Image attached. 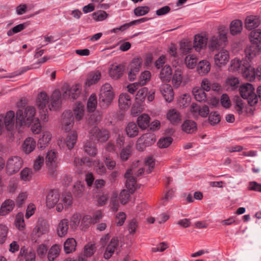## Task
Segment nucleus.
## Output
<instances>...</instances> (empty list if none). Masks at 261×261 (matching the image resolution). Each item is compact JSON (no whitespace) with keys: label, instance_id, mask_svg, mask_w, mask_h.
<instances>
[{"label":"nucleus","instance_id":"1","mask_svg":"<svg viewBox=\"0 0 261 261\" xmlns=\"http://www.w3.org/2000/svg\"><path fill=\"white\" fill-rule=\"evenodd\" d=\"M231 70L238 71L248 81H252L254 80V72L251 64L246 60H240L235 58L230 62Z\"/></svg>","mask_w":261,"mask_h":261},{"label":"nucleus","instance_id":"2","mask_svg":"<svg viewBox=\"0 0 261 261\" xmlns=\"http://www.w3.org/2000/svg\"><path fill=\"white\" fill-rule=\"evenodd\" d=\"M36 110L34 107L28 106L24 109H18L16 113V123L20 126L29 127L37 118Z\"/></svg>","mask_w":261,"mask_h":261},{"label":"nucleus","instance_id":"3","mask_svg":"<svg viewBox=\"0 0 261 261\" xmlns=\"http://www.w3.org/2000/svg\"><path fill=\"white\" fill-rule=\"evenodd\" d=\"M115 97L113 87L109 83H105L100 88L99 94V105L102 108H107Z\"/></svg>","mask_w":261,"mask_h":261},{"label":"nucleus","instance_id":"4","mask_svg":"<svg viewBox=\"0 0 261 261\" xmlns=\"http://www.w3.org/2000/svg\"><path fill=\"white\" fill-rule=\"evenodd\" d=\"M23 159L18 155H11L8 158L6 162L5 172L8 175L17 173L22 167Z\"/></svg>","mask_w":261,"mask_h":261},{"label":"nucleus","instance_id":"5","mask_svg":"<svg viewBox=\"0 0 261 261\" xmlns=\"http://www.w3.org/2000/svg\"><path fill=\"white\" fill-rule=\"evenodd\" d=\"M241 97L248 100L250 106H254L258 101V98L255 93V89L252 84L246 83L241 85L239 89Z\"/></svg>","mask_w":261,"mask_h":261},{"label":"nucleus","instance_id":"6","mask_svg":"<svg viewBox=\"0 0 261 261\" xmlns=\"http://www.w3.org/2000/svg\"><path fill=\"white\" fill-rule=\"evenodd\" d=\"M227 31L225 29L219 31L218 35H212L207 39L208 48L214 51L224 44L227 40Z\"/></svg>","mask_w":261,"mask_h":261},{"label":"nucleus","instance_id":"7","mask_svg":"<svg viewBox=\"0 0 261 261\" xmlns=\"http://www.w3.org/2000/svg\"><path fill=\"white\" fill-rule=\"evenodd\" d=\"M49 96L46 92H41L39 93L36 99V105L40 110H42L43 113L41 115V119L46 121L47 119V111L46 109V105L49 102Z\"/></svg>","mask_w":261,"mask_h":261},{"label":"nucleus","instance_id":"8","mask_svg":"<svg viewBox=\"0 0 261 261\" xmlns=\"http://www.w3.org/2000/svg\"><path fill=\"white\" fill-rule=\"evenodd\" d=\"M60 123L62 130L66 132L71 131L74 124V118L71 111H65L62 114Z\"/></svg>","mask_w":261,"mask_h":261},{"label":"nucleus","instance_id":"9","mask_svg":"<svg viewBox=\"0 0 261 261\" xmlns=\"http://www.w3.org/2000/svg\"><path fill=\"white\" fill-rule=\"evenodd\" d=\"M229 59V51L227 49H221L214 56V64L218 67H223L228 63Z\"/></svg>","mask_w":261,"mask_h":261},{"label":"nucleus","instance_id":"10","mask_svg":"<svg viewBox=\"0 0 261 261\" xmlns=\"http://www.w3.org/2000/svg\"><path fill=\"white\" fill-rule=\"evenodd\" d=\"M142 64V60L139 57L134 58L129 63L128 67V69L129 70L128 76L129 80L134 81L136 79L137 74L140 71Z\"/></svg>","mask_w":261,"mask_h":261},{"label":"nucleus","instance_id":"11","mask_svg":"<svg viewBox=\"0 0 261 261\" xmlns=\"http://www.w3.org/2000/svg\"><path fill=\"white\" fill-rule=\"evenodd\" d=\"M36 257L33 248L23 246L20 248L17 258L19 261H35Z\"/></svg>","mask_w":261,"mask_h":261},{"label":"nucleus","instance_id":"12","mask_svg":"<svg viewBox=\"0 0 261 261\" xmlns=\"http://www.w3.org/2000/svg\"><path fill=\"white\" fill-rule=\"evenodd\" d=\"M171 80L173 87L176 89L178 88L182 85H186L188 82L184 77L182 70L180 67L176 68Z\"/></svg>","mask_w":261,"mask_h":261},{"label":"nucleus","instance_id":"13","mask_svg":"<svg viewBox=\"0 0 261 261\" xmlns=\"http://www.w3.org/2000/svg\"><path fill=\"white\" fill-rule=\"evenodd\" d=\"M89 137L91 140L105 142L109 139V135L107 130H100L97 127L94 126L89 132Z\"/></svg>","mask_w":261,"mask_h":261},{"label":"nucleus","instance_id":"14","mask_svg":"<svg viewBox=\"0 0 261 261\" xmlns=\"http://www.w3.org/2000/svg\"><path fill=\"white\" fill-rule=\"evenodd\" d=\"M81 89L82 86L79 84L73 85L70 89H68L67 86H64L62 88L63 97L64 98H71L75 99L79 96Z\"/></svg>","mask_w":261,"mask_h":261},{"label":"nucleus","instance_id":"15","mask_svg":"<svg viewBox=\"0 0 261 261\" xmlns=\"http://www.w3.org/2000/svg\"><path fill=\"white\" fill-rule=\"evenodd\" d=\"M208 45L207 37L205 34H198L194 36L193 47L197 52L206 48Z\"/></svg>","mask_w":261,"mask_h":261},{"label":"nucleus","instance_id":"16","mask_svg":"<svg viewBox=\"0 0 261 261\" xmlns=\"http://www.w3.org/2000/svg\"><path fill=\"white\" fill-rule=\"evenodd\" d=\"M73 203V197L71 193H63L61 197V202L58 203L56 206V210L58 212H62L64 208L65 209L70 207Z\"/></svg>","mask_w":261,"mask_h":261},{"label":"nucleus","instance_id":"17","mask_svg":"<svg viewBox=\"0 0 261 261\" xmlns=\"http://www.w3.org/2000/svg\"><path fill=\"white\" fill-rule=\"evenodd\" d=\"M191 112L194 117L200 116L205 118L209 114V108L204 105L199 106L196 103H192L191 107Z\"/></svg>","mask_w":261,"mask_h":261},{"label":"nucleus","instance_id":"18","mask_svg":"<svg viewBox=\"0 0 261 261\" xmlns=\"http://www.w3.org/2000/svg\"><path fill=\"white\" fill-rule=\"evenodd\" d=\"M46 163L51 170H53L57 167L58 164V155L56 151L51 150L48 151L46 155ZM50 174L54 176L55 172L53 171V173L50 171Z\"/></svg>","mask_w":261,"mask_h":261},{"label":"nucleus","instance_id":"19","mask_svg":"<svg viewBox=\"0 0 261 261\" xmlns=\"http://www.w3.org/2000/svg\"><path fill=\"white\" fill-rule=\"evenodd\" d=\"M124 72V66L121 64H112L108 70L110 77L114 80L119 79Z\"/></svg>","mask_w":261,"mask_h":261},{"label":"nucleus","instance_id":"20","mask_svg":"<svg viewBox=\"0 0 261 261\" xmlns=\"http://www.w3.org/2000/svg\"><path fill=\"white\" fill-rule=\"evenodd\" d=\"M52 134L48 130H43L38 140V148L41 150L45 149L51 140Z\"/></svg>","mask_w":261,"mask_h":261},{"label":"nucleus","instance_id":"21","mask_svg":"<svg viewBox=\"0 0 261 261\" xmlns=\"http://www.w3.org/2000/svg\"><path fill=\"white\" fill-rule=\"evenodd\" d=\"M160 90L166 101L171 102L174 99V93L172 86L168 84H163Z\"/></svg>","mask_w":261,"mask_h":261},{"label":"nucleus","instance_id":"22","mask_svg":"<svg viewBox=\"0 0 261 261\" xmlns=\"http://www.w3.org/2000/svg\"><path fill=\"white\" fill-rule=\"evenodd\" d=\"M3 117L2 122L5 125L6 128L8 130H11L14 125L15 123V113L13 111H8L5 115H0Z\"/></svg>","mask_w":261,"mask_h":261},{"label":"nucleus","instance_id":"23","mask_svg":"<svg viewBox=\"0 0 261 261\" xmlns=\"http://www.w3.org/2000/svg\"><path fill=\"white\" fill-rule=\"evenodd\" d=\"M60 199V194L56 190H51L47 194L46 199V206L51 208L58 204Z\"/></svg>","mask_w":261,"mask_h":261},{"label":"nucleus","instance_id":"24","mask_svg":"<svg viewBox=\"0 0 261 261\" xmlns=\"http://www.w3.org/2000/svg\"><path fill=\"white\" fill-rule=\"evenodd\" d=\"M134 172L135 171L133 170L132 169H129L127 170L125 174L126 187L130 193H133L136 188V180L133 175Z\"/></svg>","mask_w":261,"mask_h":261},{"label":"nucleus","instance_id":"25","mask_svg":"<svg viewBox=\"0 0 261 261\" xmlns=\"http://www.w3.org/2000/svg\"><path fill=\"white\" fill-rule=\"evenodd\" d=\"M259 45L252 44L246 47L245 50V58L244 60H247L251 64L252 60H253L259 54Z\"/></svg>","mask_w":261,"mask_h":261},{"label":"nucleus","instance_id":"26","mask_svg":"<svg viewBox=\"0 0 261 261\" xmlns=\"http://www.w3.org/2000/svg\"><path fill=\"white\" fill-rule=\"evenodd\" d=\"M61 95L59 90H55L51 96V103L48 105L49 109L54 111L58 109L61 105Z\"/></svg>","mask_w":261,"mask_h":261},{"label":"nucleus","instance_id":"27","mask_svg":"<svg viewBox=\"0 0 261 261\" xmlns=\"http://www.w3.org/2000/svg\"><path fill=\"white\" fill-rule=\"evenodd\" d=\"M166 118L173 125H177L181 120V115L179 112L175 109H171L168 111Z\"/></svg>","mask_w":261,"mask_h":261},{"label":"nucleus","instance_id":"28","mask_svg":"<svg viewBox=\"0 0 261 261\" xmlns=\"http://www.w3.org/2000/svg\"><path fill=\"white\" fill-rule=\"evenodd\" d=\"M49 226L48 224L44 220L39 221L33 229V233L37 237L48 232Z\"/></svg>","mask_w":261,"mask_h":261},{"label":"nucleus","instance_id":"29","mask_svg":"<svg viewBox=\"0 0 261 261\" xmlns=\"http://www.w3.org/2000/svg\"><path fill=\"white\" fill-rule=\"evenodd\" d=\"M36 147V140L33 137H28L24 139L22 144V150L25 154L32 152Z\"/></svg>","mask_w":261,"mask_h":261},{"label":"nucleus","instance_id":"30","mask_svg":"<svg viewBox=\"0 0 261 261\" xmlns=\"http://www.w3.org/2000/svg\"><path fill=\"white\" fill-rule=\"evenodd\" d=\"M68 229V220L66 218L63 219L59 221L57 225L56 228L57 233L59 237H64L67 234Z\"/></svg>","mask_w":261,"mask_h":261},{"label":"nucleus","instance_id":"31","mask_svg":"<svg viewBox=\"0 0 261 261\" xmlns=\"http://www.w3.org/2000/svg\"><path fill=\"white\" fill-rule=\"evenodd\" d=\"M118 240L117 238H113L108 246L106 247V251L103 254L105 258L109 259L114 254L116 248L118 246Z\"/></svg>","mask_w":261,"mask_h":261},{"label":"nucleus","instance_id":"32","mask_svg":"<svg viewBox=\"0 0 261 261\" xmlns=\"http://www.w3.org/2000/svg\"><path fill=\"white\" fill-rule=\"evenodd\" d=\"M260 24L258 16L255 15L248 16L245 20V27L248 30H252L257 28Z\"/></svg>","mask_w":261,"mask_h":261},{"label":"nucleus","instance_id":"33","mask_svg":"<svg viewBox=\"0 0 261 261\" xmlns=\"http://www.w3.org/2000/svg\"><path fill=\"white\" fill-rule=\"evenodd\" d=\"M15 206L14 201L10 199H6L2 204L0 208V215L6 216L13 211Z\"/></svg>","mask_w":261,"mask_h":261},{"label":"nucleus","instance_id":"34","mask_svg":"<svg viewBox=\"0 0 261 261\" xmlns=\"http://www.w3.org/2000/svg\"><path fill=\"white\" fill-rule=\"evenodd\" d=\"M181 130L187 134L195 133L197 129L196 123L192 120H185L181 125Z\"/></svg>","mask_w":261,"mask_h":261},{"label":"nucleus","instance_id":"35","mask_svg":"<svg viewBox=\"0 0 261 261\" xmlns=\"http://www.w3.org/2000/svg\"><path fill=\"white\" fill-rule=\"evenodd\" d=\"M101 77V73L100 71L94 70L91 71L88 73L85 84L89 87L95 84L100 80Z\"/></svg>","mask_w":261,"mask_h":261},{"label":"nucleus","instance_id":"36","mask_svg":"<svg viewBox=\"0 0 261 261\" xmlns=\"http://www.w3.org/2000/svg\"><path fill=\"white\" fill-rule=\"evenodd\" d=\"M119 106L122 110H126L130 107L132 101L130 96L127 93H122L119 97Z\"/></svg>","mask_w":261,"mask_h":261},{"label":"nucleus","instance_id":"37","mask_svg":"<svg viewBox=\"0 0 261 261\" xmlns=\"http://www.w3.org/2000/svg\"><path fill=\"white\" fill-rule=\"evenodd\" d=\"M172 70L169 65H165L161 70L160 79L163 82H169L171 79Z\"/></svg>","mask_w":261,"mask_h":261},{"label":"nucleus","instance_id":"38","mask_svg":"<svg viewBox=\"0 0 261 261\" xmlns=\"http://www.w3.org/2000/svg\"><path fill=\"white\" fill-rule=\"evenodd\" d=\"M243 30V22L239 19L232 20L229 25L230 33L232 35L241 33Z\"/></svg>","mask_w":261,"mask_h":261},{"label":"nucleus","instance_id":"39","mask_svg":"<svg viewBox=\"0 0 261 261\" xmlns=\"http://www.w3.org/2000/svg\"><path fill=\"white\" fill-rule=\"evenodd\" d=\"M211 70L210 63L205 60L200 61L197 65V71L201 76L207 74Z\"/></svg>","mask_w":261,"mask_h":261},{"label":"nucleus","instance_id":"40","mask_svg":"<svg viewBox=\"0 0 261 261\" xmlns=\"http://www.w3.org/2000/svg\"><path fill=\"white\" fill-rule=\"evenodd\" d=\"M77 133L75 130H71L67 135L65 139V143L69 149H71L74 146L77 139Z\"/></svg>","mask_w":261,"mask_h":261},{"label":"nucleus","instance_id":"41","mask_svg":"<svg viewBox=\"0 0 261 261\" xmlns=\"http://www.w3.org/2000/svg\"><path fill=\"white\" fill-rule=\"evenodd\" d=\"M150 120L149 116L146 113H143L138 117L137 123L141 129H145L149 126Z\"/></svg>","mask_w":261,"mask_h":261},{"label":"nucleus","instance_id":"42","mask_svg":"<svg viewBox=\"0 0 261 261\" xmlns=\"http://www.w3.org/2000/svg\"><path fill=\"white\" fill-rule=\"evenodd\" d=\"M90 167H93L96 172L99 175H103L107 172L106 168L99 160L91 161Z\"/></svg>","mask_w":261,"mask_h":261},{"label":"nucleus","instance_id":"43","mask_svg":"<svg viewBox=\"0 0 261 261\" xmlns=\"http://www.w3.org/2000/svg\"><path fill=\"white\" fill-rule=\"evenodd\" d=\"M73 112L75 119L77 121L82 120L85 114L84 105L80 102L75 103L73 107Z\"/></svg>","mask_w":261,"mask_h":261},{"label":"nucleus","instance_id":"44","mask_svg":"<svg viewBox=\"0 0 261 261\" xmlns=\"http://www.w3.org/2000/svg\"><path fill=\"white\" fill-rule=\"evenodd\" d=\"M192 93L196 100L201 102L206 99V94L205 92L199 87L193 88Z\"/></svg>","mask_w":261,"mask_h":261},{"label":"nucleus","instance_id":"45","mask_svg":"<svg viewBox=\"0 0 261 261\" xmlns=\"http://www.w3.org/2000/svg\"><path fill=\"white\" fill-rule=\"evenodd\" d=\"M138 127L135 122L128 123L125 128L126 135L130 138L137 136L139 134Z\"/></svg>","mask_w":261,"mask_h":261},{"label":"nucleus","instance_id":"46","mask_svg":"<svg viewBox=\"0 0 261 261\" xmlns=\"http://www.w3.org/2000/svg\"><path fill=\"white\" fill-rule=\"evenodd\" d=\"M249 40L253 44L259 45L261 43V30L256 29L252 31L249 35Z\"/></svg>","mask_w":261,"mask_h":261},{"label":"nucleus","instance_id":"47","mask_svg":"<svg viewBox=\"0 0 261 261\" xmlns=\"http://www.w3.org/2000/svg\"><path fill=\"white\" fill-rule=\"evenodd\" d=\"M76 242L72 238L67 239L64 244V250L66 253H70L75 250Z\"/></svg>","mask_w":261,"mask_h":261},{"label":"nucleus","instance_id":"48","mask_svg":"<svg viewBox=\"0 0 261 261\" xmlns=\"http://www.w3.org/2000/svg\"><path fill=\"white\" fill-rule=\"evenodd\" d=\"M239 83L238 78L231 76L226 79L225 86L227 90H233L238 87Z\"/></svg>","mask_w":261,"mask_h":261},{"label":"nucleus","instance_id":"49","mask_svg":"<svg viewBox=\"0 0 261 261\" xmlns=\"http://www.w3.org/2000/svg\"><path fill=\"white\" fill-rule=\"evenodd\" d=\"M91 15L93 19L96 22L105 21L109 16V14L106 11L101 10L95 11Z\"/></svg>","mask_w":261,"mask_h":261},{"label":"nucleus","instance_id":"50","mask_svg":"<svg viewBox=\"0 0 261 261\" xmlns=\"http://www.w3.org/2000/svg\"><path fill=\"white\" fill-rule=\"evenodd\" d=\"M191 98L190 94L188 93H185L181 94L177 98V104L179 108H184L188 107L190 102Z\"/></svg>","mask_w":261,"mask_h":261},{"label":"nucleus","instance_id":"51","mask_svg":"<svg viewBox=\"0 0 261 261\" xmlns=\"http://www.w3.org/2000/svg\"><path fill=\"white\" fill-rule=\"evenodd\" d=\"M61 250L60 246L57 244L54 245L49 249L47 254V258L49 261H54L60 254Z\"/></svg>","mask_w":261,"mask_h":261},{"label":"nucleus","instance_id":"52","mask_svg":"<svg viewBox=\"0 0 261 261\" xmlns=\"http://www.w3.org/2000/svg\"><path fill=\"white\" fill-rule=\"evenodd\" d=\"M85 152L91 156H95L97 153V149L94 144L90 142L87 141L84 146Z\"/></svg>","mask_w":261,"mask_h":261},{"label":"nucleus","instance_id":"53","mask_svg":"<svg viewBox=\"0 0 261 261\" xmlns=\"http://www.w3.org/2000/svg\"><path fill=\"white\" fill-rule=\"evenodd\" d=\"M198 58L193 55H187L185 58V64L189 69H193L197 65Z\"/></svg>","mask_w":261,"mask_h":261},{"label":"nucleus","instance_id":"54","mask_svg":"<svg viewBox=\"0 0 261 261\" xmlns=\"http://www.w3.org/2000/svg\"><path fill=\"white\" fill-rule=\"evenodd\" d=\"M193 48L191 42L188 40H183L180 42V50L184 54L191 52Z\"/></svg>","mask_w":261,"mask_h":261},{"label":"nucleus","instance_id":"55","mask_svg":"<svg viewBox=\"0 0 261 261\" xmlns=\"http://www.w3.org/2000/svg\"><path fill=\"white\" fill-rule=\"evenodd\" d=\"M14 224L16 228L20 230H23L25 224L24 220V215L21 212L17 213L15 216Z\"/></svg>","mask_w":261,"mask_h":261},{"label":"nucleus","instance_id":"56","mask_svg":"<svg viewBox=\"0 0 261 261\" xmlns=\"http://www.w3.org/2000/svg\"><path fill=\"white\" fill-rule=\"evenodd\" d=\"M33 175L32 169L28 167L24 168L20 172V179L25 182L31 180Z\"/></svg>","mask_w":261,"mask_h":261},{"label":"nucleus","instance_id":"57","mask_svg":"<svg viewBox=\"0 0 261 261\" xmlns=\"http://www.w3.org/2000/svg\"><path fill=\"white\" fill-rule=\"evenodd\" d=\"M148 93V89L146 87L142 88L139 90L136 95L135 100L137 103H141L145 99Z\"/></svg>","mask_w":261,"mask_h":261},{"label":"nucleus","instance_id":"58","mask_svg":"<svg viewBox=\"0 0 261 261\" xmlns=\"http://www.w3.org/2000/svg\"><path fill=\"white\" fill-rule=\"evenodd\" d=\"M97 105V97L95 94H92L88 98L87 101V109L89 112H93Z\"/></svg>","mask_w":261,"mask_h":261},{"label":"nucleus","instance_id":"59","mask_svg":"<svg viewBox=\"0 0 261 261\" xmlns=\"http://www.w3.org/2000/svg\"><path fill=\"white\" fill-rule=\"evenodd\" d=\"M96 250L95 244L90 242L84 246V253L86 257H90L94 254Z\"/></svg>","mask_w":261,"mask_h":261},{"label":"nucleus","instance_id":"60","mask_svg":"<svg viewBox=\"0 0 261 261\" xmlns=\"http://www.w3.org/2000/svg\"><path fill=\"white\" fill-rule=\"evenodd\" d=\"M81 220V216L79 213L74 214L70 218V226L71 229H76L79 226Z\"/></svg>","mask_w":261,"mask_h":261},{"label":"nucleus","instance_id":"61","mask_svg":"<svg viewBox=\"0 0 261 261\" xmlns=\"http://www.w3.org/2000/svg\"><path fill=\"white\" fill-rule=\"evenodd\" d=\"M96 201L97 204L100 206H103L105 205L108 199V195L105 192H99L95 196Z\"/></svg>","mask_w":261,"mask_h":261},{"label":"nucleus","instance_id":"62","mask_svg":"<svg viewBox=\"0 0 261 261\" xmlns=\"http://www.w3.org/2000/svg\"><path fill=\"white\" fill-rule=\"evenodd\" d=\"M140 138L147 146L152 145L155 142V136L151 133L145 134Z\"/></svg>","mask_w":261,"mask_h":261},{"label":"nucleus","instance_id":"63","mask_svg":"<svg viewBox=\"0 0 261 261\" xmlns=\"http://www.w3.org/2000/svg\"><path fill=\"white\" fill-rule=\"evenodd\" d=\"M132 153V147L130 145H127L123 148L120 152V157L122 161H125L128 160Z\"/></svg>","mask_w":261,"mask_h":261},{"label":"nucleus","instance_id":"64","mask_svg":"<svg viewBox=\"0 0 261 261\" xmlns=\"http://www.w3.org/2000/svg\"><path fill=\"white\" fill-rule=\"evenodd\" d=\"M151 78V73L149 71H144L140 75L138 84L140 86H143L149 81Z\"/></svg>","mask_w":261,"mask_h":261}]
</instances>
